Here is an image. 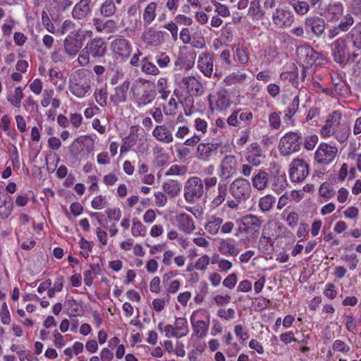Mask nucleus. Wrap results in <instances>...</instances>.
Here are the masks:
<instances>
[{
	"label": "nucleus",
	"instance_id": "obj_1",
	"mask_svg": "<svg viewBox=\"0 0 361 361\" xmlns=\"http://www.w3.org/2000/svg\"><path fill=\"white\" fill-rule=\"evenodd\" d=\"M93 75L87 69H78L72 73L68 80L70 93L78 99H84L92 92Z\"/></svg>",
	"mask_w": 361,
	"mask_h": 361
},
{
	"label": "nucleus",
	"instance_id": "obj_2",
	"mask_svg": "<svg viewBox=\"0 0 361 361\" xmlns=\"http://www.w3.org/2000/svg\"><path fill=\"white\" fill-rule=\"evenodd\" d=\"M130 92L134 102L138 108L151 104L157 96L154 85L142 78H139L133 82Z\"/></svg>",
	"mask_w": 361,
	"mask_h": 361
},
{
	"label": "nucleus",
	"instance_id": "obj_3",
	"mask_svg": "<svg viewBox=\"0 0 361 361\" xmlns=\"http://www.w3.org/2000/svg\"><path fill=\"white\" fill-rule=\"evenodd\" d=\"M352 47L350 42L345 35L336 39L330 45L334 61L342 67L353 63L358 54L351 50Z\"/></svg>",
	"mask_w": 361,
	"mask_h": 361
},
{
	"label": "nucleus",
	"instance_id": "obj_4",
	"mask_svg": "<svg viewBox=\"0 0 361 361\" xmlns=\"http://www.w3.org/2000/svg\"><path fill=\"white\" fill-rule=\"evenodd\" d=\"M148 149L149 145L146 135L144 133H138L137 128L132 127L130 134L123 140L120 153L123 154L129 150H133L137 154H144Z\"/></svg>",
	"mask_w": 361,
	"mask_h": 361
},
{
	"label": "nucleus",
	"instance_id": "obj_5",
	"mask_svg": "<svg viewBox=\"0 0 361 361\" xmlns=\"http://www.w3.org/2000/svg\"><path fill=\"white\" fill-rule=\"evenodd\" d=\"M296 54L300 62L305 67L320 66L327 62L326 55L317 52L308 44L298 47Z\"/></svg>",
	"mask_w": 361,
	"mask_h": 361
},
{
	"label": "nucleus",
	"instance_id": "obj_6",
	"mask_svg": "<svg viewBox=\"0 0 361 361\" xmlns=\"http://www.w3.org/2000/svg\"><path fill=\"white\" fill-rule=\"evenodd\" d=\"M193 335L198 338L206 336L209 329L210 314L203 308L193 311L190 317Z\"/></svg>",
	"mask_w": 361,
	"mask_h": 361
},
{
	"label": "nucleus",
	"instance_id": "obj_7",
	"mask_svg": "<svg viewBox=\"0 0 361 361\" xmlns=\"http://www.w3.org/2000/svg\"><path fill=\"white\" fill-rule=\"evenodd\" d=\"M157 328L167 338H180L185 336L189 332L188 321L183 317H176L173 324H164L160 322Z\"/></svg>",
	"mask_w": 361,
	"mask_h": 361
},
{
	"label": "nucleus",
	"instance_id": "obj_8",
	"mask_svg": "<svg viewBox=\"0 0 361 361\" xmlns=\"http://www.w3.org/2000/svg\"><path fill=\"white\" fill-rule=\"evenodd\" d=\"M262 223L259 217L252 214L245 215L236 221L238 232L252 238H256L258 235Z\"/></svg>",
	"mask_w": 361,
	"mask_h": 361
},
{
	"label": "nucleus",
	"instance_id": "obj_9",
	"mask_svg": "<svg viewBox=\"0 0 361 361\" xmlns=\"http://www.w3.org/2000/svg\"><path fill=\"white\" fill-rule=\"evenodd\" d=\"M302 143L301 133L288 132L282 136L279 144V149L284 155L290 154L300 149Z\"/></svg>",
	"mask_w": 361,
	"mask_h": 361
},
{
	"label": "nucleus",
	"instance_id": "obj_10",
	"mask_svg": "<svg viewBox=\"0 0 361 361\" xmlns=\"http://www.w3.org/2000/svg\"><path fill=\"white\" fill-rule=\"evenodd\" d=\"M309 165L302 158L294 159L289 166V176L293 183H302L309 174Z\"/></svg>",
	"mask_w": 361,
	"mask_h": 361
},
{
	"label": "nucleus",
	"instance_id": "obj_11",
	"mask_svg": "<svg viewBox=\"0 0 361 361\" xmlns=\"http://www.w3.org/2000/svg\"><path fill=\"white\" fill-rule=\"evenodd\" d=\"M251 185L250 182L243 178H238L230 184L229 192L235 200L245 201L251 195Z\"/></svg>",
	"mask_w": 361,
	"mask_h": 361
},
{
	"label": "nucleus",
	"instance_id": "obj_12",
	"mask_svg": "<svg viewBox=\"0 0 361 361\" xmlns=\"http://www.w3.org/2000/svg\"><path fill=\"white\" fill-rule=\"evenodd\" d=\"M204 186L202 180L197 176L190 178L185 183L184 197L187 202L192 203L202 196Z\"/></svg>",
	"mask_w": 361,
	"mask_h": 361
},
{
	"label": "nucleus",
	"instance_id": "obj_13",
	"mask_svg": "<svg viewBox=\"0 0 361 361\" xmlns=\"http://www.w3.org/2000/svg\"><path fill=\"white\" fill-rule=\"evenodd\" d=\"M84 41V36L80 30H73L63 40L65 52L71 59L74 58L82 48Z\"/></svg>",
	"mask_w": 361,
	"mask_h": 361
},
{
	"label": "nucleus",
	"instance_id": "obj_14",
	"mask_svg": "<svg viewBox=\"0 0 361 361\" xmlns=\"http://www.w3.org/2000/svg\"><path fill=\"white\" fill-rule=\"evenodd\" d=\"M231 104L230 94L226 89H221L216 94L209 96V106L213 111L225 112Z\"/></svg>",
	"mask_w": 361,
	"mask_h": 361
},
{
	"label": "nucleus",
	"instance_id": "obj_15",
	"mask_svg": "<svg viewBox=\"0 0 361 361\" xmlns=\"http://www.w3.org/2000/svg\"><path fill=\"white\" fill-rule=\"evenodd\" d=\"M338 148L329 144L322 142L317 147L315 154V161L323 165H329L336 158Z\"/></svg>",
	"mask_w": 361,
	"mask_h": 361
},
{
	"label": "nucleus",
	"instance_id": "obj_16",
	"mask_svg": "<svg viewBox=\"0 0 361 361\" xmlns=\"http://www.w3.org/2000/svg\"><path fill=\"white\" fill-rule=\"evenodd\" d=\"M111 50L116 60L123 61L130 55L132 46L128 40L119 37L111 42Z\"/></svg>",
	"mask_w": 361,
	"mask_h": 361
},
{
	"label": "nucleus",
	"instance_id": "obj_17",
	"mask_svg": "<svg viewBox=\"0 0 361 361\" xmlns=\"http://www.w3.org/2000/svg\"><path fill=\"white\" fill-rule=\"evenodd\" d=\"M238 162L234 156H226L221 161L218 175L221 179H229L237 173Z\"/></svg>",
	"mask_w": 361,
	"mask_h": 361
},
{
	"label": "nucleus",
	"instance_id": "obj_18",
	"mask_svg": "<svg viewBox=\"0 0 361 361\" xmlns=\"http://www.w3.org/2000/svg\"><path fill=\"white\" fill-rule=\"evenodd\" d=\"M274 24L279 28L289 27L294 21L293 13L287 9L277 8L271 16Z\"/></svg>",
	"mask_w": 361,
	"mask_h": 361
},
{
	"label": "nucleus",
	"instance_id": "obj_19",
	"mask_svg": "<svg viewBox=\"0 0 361 361\" xmlns=\"http://www.w3.org/2000/svg\"><path fill=\"white\" fill-rule=\"evenodd\" d=\"M342 115L338 111H334L329 115L325 125L320 130V135L322 138H328L332 136L341 124Z\"/></svg>",
	"mask_w": 361,
	"mask_h": 361
},
{
	"label": "nucleus",
	"instance_id": "obj_20",
	"mask_svg": "<svg viewBox=\"0 0 361 361\" xmlns=\"http://www.w3.org/2000/svg\"><path fill=\"white\" fill-rule=\"evenodd\" d=\"M181 85L190 96H200L204 93V87L202 82L194 76L183 78Z\"/></svg>",
	"mask_w": 361,
	"mask_h": 361
},
{
	"label": "nucleus",
	"instance_id": "obj_21",
	"mask_svg": "<svg viewBox=\"0 0 361 361\" xmlns=\"http://www.w3.org/2000/svg\"><path fill=\"white\" fill-rule=\"evenodd\" d=\"M264 157L265 155L258 143L253 142L247 147L245 158L252 166H259L263 162Z\"/></svg>",
	"mask_w": 361,
	"mask_h": 361
},
{
	"label": "nucleus",
	"instance_id": "obj_22",
	"mask_svg": "<svg viewBox=\"0 0 361 361\" xmlns=\"http://www.w3.org/2000/svg\"><path fill=\"white\" fill-rule=\"evenodd\" d=\"M152 135L158 142L169 145L173 142V128L162 124L154 127Z\"/></svg>",
	"mask_w": 361,
	"mask_h": 361
},
{
	"label": "nucleus",
	"instance_id": "obj_23",
	"mask_svg": "<svg viewBox=\"0 0 361 361\" xmlns=\"http://www.w3.org/2000/svg\"><path fill=\"white\" fill-rule=\"evenodd\" d=\"M197 68L202 74L211 78L214 72V56L209 52L201 54L197 60Z\"/></svg>",
	"mask_w": 361,
	"mask_h": 361
},
{
	"label": "nucleus",
	"instance_id": "obj_24",
	"mask_svg": "<svg viewBox=\"0 0 361 361\" xmlns=\"http://www.w3.org/2000/svg\"><path fill=\"white\" fill-rule=\"evenodd\" d=\"M175 221L178 228L185 233L190 234L195 230L193 219L186 213H178L175 216Z\"/></svg>",
	"mask_w": 361,
	"mask_h": 361
},
{
	"label": "nucleus",
	"instance_id": "obj_25",
	"mask_svg": "<svg viewBox=\"0 0 361 361\" xmlns=\"http://www.w3.org/2000/svg\"><path fill=\"white\" fill-rule=\"evenodd\" d=\"M130 85V80L126 79L121 84L116 86L114 88V92L110 96L111 102L116 105L126 102Z\"/></svg>",
	"mask_w": 361,
	"mask_h": 361
},
{
	"label": "nucleus",
	"instance_id": "obj_26",
	"mask_svg": "<svg viewBox=\"0 0 361 361\" xmlns=\"http://www.w3.org/2000/svg\"><path fill=\"white\" fill-rule=\"evenodd\" d=\"M64 307L66 309L67 314L69 317H80L85 312V305L81 300H76L73 297L67 296Z\"/></svg>",
	"mask_w": 361,
	"mask_h": 361
},
{
	"label": "nucleus",
	"instance_id": "obj_27",
	"mask_svg": "<svg viewBox=\"0 0 361 361\" xmlns=\"http://www.w3.org/2000/svg\"><path fill=\"white\" fill-rule=\"evenodd\" d=\"M306 29H310L316 37H320L325 30V20L318 16H309L304 21Z\"/></svg>",
	"mask_w": 361,
	"mask_h": 361
},
{
	"label": "nucleus",
	"instance_id": "obj_28",
	"mask_svg": "<svg viewBox=\"0 0 361 361\" xmlns=\"http://www.w3.org/2000/svg\"><path fill=\"white\" fill-rule=\"evenodd\" d=\"M86 48L92 58H100L104 56L106 47L101 38H95L88 42Z\"/></svg>",
	"mask_w": 361,
	"mask_h": 361
},
{
	"label": "nucleus",
	"instance_id": "obj_29",
	"mask_svg": "<svg viewBox=\"0 0 361 361\" xmlns=\"http://www.w3.org/2000/svg\"><path fill=\"white\" fill-rule=\"evenodd\" d=\"M164 35L162 31L149 28L142 33V38L147 44L157 47L164 41Z\"/></svg>",
	"mask_w": 361,
	"mask_h": 361
},
{
	"label": "nucleus",
	"instance_id": "obj_30",
	"mask_svg": "<svg viewBox=\"0 0 361 361\" xmlns=\"http://www.w3.org/2000/svg\"><path fill=\"white\" fill-rule=\"evenodd\" d=\"M91 0H80L73 8V18L78 20L85 18L91 12Z\"/></svg>",
	"mask_w": 361,
	"mask_h": 361
},
{
	"label": "nucleus",
	"instance_id": "obj_31",
	"mask_svg": "<svg viewBox=\"0 0 361 361\" xmlns=\"http://www.w3.org/2000/svg\"><path fill=\"white\" fill-rule=\"evenodd\" d=\"M288 186L286 176L284 172L278 170L271 180V189L276 193L281 194Z\"/></svg>",
	"mask_w": 361,
	"mask_h": 361
},
{
	"label": "nucleus",
	"instance_id": "obj_32",
	"mask_svg": "<svg viewBox=\"0 0 361 361\" xmlns=\"http://www.w3.org/2000/svg\"><path fill=\"white\" fill-rule=\"evenodd\" d=\"M247 74L243 71H233L225 76L223 79V83L226 86L241 85L247 80Z\"/></svg>",
	"mask_w": 361,
	"mask_h": 361
},
{
	"label": "nucleus",
	"instance_id": "obj_33",
	"mask_svg": "<svg viewBox=\"0 0 361 361\" xmlns=\"http://www.w3.org/2000/svg\"><path fill=\"white\" fill-rule=\"evenodd\" d=\"M345 36L355 50H361V23H357Z\"/></svg>",
	"mask_w": 361,
	"mask_h": 361
},
{
	"label": "nucleus",
	"instance_id": "obj_34",
	"mask_svg": "<svg viewBox=\"0 0 361 361\" xmlns=\"http://www.w3.org/2000/svg\"><path fill=\"white\" fill-rule=\"evenodd\" d=\"M219 146V143L216 142L200 143L197 148L199 157L203 160H208L212 156V152L217 149Z\"/></svg>",
	"mask_w": 361,
	"mask_h": 361
},
{
	"label": "nucleus",
	"instance_id": "obj_35",
	"mask_svg": "<svg viewBox=\"0 0 361 361\" xmlns=\"http://www.w3.org/2000/svg\"><path fill=\"white\" fill-rule=\"evenodd\" d=\"M343 13V4L340 2H334L328 6L325 17L329 20H336L342 16Z\"/></svg>",
	"mask_w": 361,
	"mask_h": 361
},
{
	"label": "nucleus",
	"instance_id": "obj_36",
	"mask_svg": "<svg viewBox=\"0 0 361 361\" xmlns=\"http://www.w3.org/2000/svg\"><path fill=\"white\" fill-rule=\"evenodd\" d=\"M222 223V218L211 216L204 224V229L210 235H216L220 231Z\"/></svg>",
	"mask_w": 361,
	"mask_h": 361
},
{
	"label": "nucleus",
	"instance_id": "obj_37",
	"mask_svg": "<svg viewBox=\"0 0 361 361\" xmlns=\"http://www.w3.org/2000/svg\"><path fill=\"white\" fill-rule=\"evenodd\" d=\"M268 183V174L264 170H259L252 178L253 187L258 190H263L267 188Z\"/></svg>",
	"mask_w": 361,
	"mask_h": 361
},
{
	"label": "nucleus",
	"instance_id": "obj_38",
	"mask_svg": "<svg viewBox=\"0 0 361 361\" xmlns=\"http://www.w3.org/2000/svg\"><path fill=\"white\" fill-rule=\"evenodd\" d=\"M217 195L214 197L211 202V207L216 209L220 206L225 200L227 196V185L222 180L218 184Z\"/></svg>",
	"mask_w": 361,
	"mask_h": 361
},
{
	"label": "nucleus",
	"instance_id": "obj_39",
	"mask_svg": "<svg viewBox=\"0 0 361 361\" xmlns=\"http://www.w3.org/2000/svg\"><path fill=\"white\" fill-rule=\"evenodd\" d=\"M219 250L222 255L226 256L235 257L239 253L235 245L230 240H222L220 242Z\"/></svg>",
	"mask_w": 361,
	"mask_h": 361
},
{
	"label": "nucleus",
	"instance_id": "obj_40",
	"mask_svg": "<svg viewBox=\"0 0 361 361\" xmlns=\"http://www.w3.org/2000/svg\"><path fill=\"white\" fill-rule=\"evenodd\" d=\"M157 4L156 2H150L144 9L142 18L145 26L149 25L154 20L157 16Z\"/></svg>",
	"mask_w": 361,
	"mask_h": 361
},
{
	"label": "nucleus",
	"instance_id": "obj_41",
	"mask_svg": "<svg viewBox=\"0 0 361 361\" xmlns=\"http://www.w3.org/2000/svg\"><path fill=\"white\" fill-rule=\"evenodd\" d=\"M181 188V184L175 180H168L162 185L164 191L171 197L177 196L180 193Z\"/></svg>",
	"mask_w": 361,
	"mask_h": 361
},
{
	"label": "nucleus",
	"instance_id": "obj_42",
	"mask_svg": "<svg viewBox=\"0 0 361 361\" xmlns=\"http://www.w3.org/2000/svg\"><path fill=\"white\" fill-rule=\"evenodd\" d=\"M23 92L21 87H17L13 92L8 93L7 100L13 107L20 108L21 106Z\"/></svg>",
	"mask_w": 361,
	"mask_h": 361
},
{
	"label": "nucleus",
	"instance_id": "obj_43",
	"mask_svg": "<svg viewBox=\"0 0 361 361\" xmlns=\"http://www.w3.org/2000/svg\"><path fill=\"white\" fill-rule=\"evenodd\" d=\"M211 263L212 264H216L219 270L225 273L228 272L233 267V263L231 261L220 257L218 254L213 255Z\"/></svg>",
	"mask_w": 361,
	"mask_h": 361
},
{
	"label": "nucleus",
	"instance_id": "obj_44",
	"mask_svg": "<svg viewBox=\"0 0 361 361\" xmlns=\"http://www.w3.org/2000/svg\"><path fill=\"white\" fill-rule=\"evenodd\" d=\"M147 233V227L137 219L132 221L131 234L133 237H145Z\"/></svg>",
	"mask_w": 361,
	"mask_h": 361
},
{
	"label": "nucleus",
	"instance_id": "obj_45",
	"mask_svg": "<svg viewBox=\"0 0 361 361\" xmlns=\"http://www.w3.org/2000/svg\"><path fill=\"white\" fill-rule=\"evenodd\" d=\"M156 88L162 99H166L169 97L171 91L169 90L168 80L166 78H159Z\"/></svg>",
	"mask_w": 361,
	"mask_h": 361
},
{
	"label": "nucleus",
	"instance_id": "obj_46",
	"mask_svg": "<svg viewBox=\"0 0 361 361\" xmlns=\"http://www.w3.org/2000/svg\"><path fill=\"white\" fill-rule=\"evenodd\" d=\"M350 133V131L348 127L340 124L338 128H337L334 132L333 136L337 140L338 142L340 143H343L348 139Z\"/></svg>",
	"mask_w": 361,
	"mask_h": 361
},
{
	"label": "nucleus",
	"instance_id": "obj_47",
	"mask_svg": "<svg viewBox=\"0 0 361 361\" xmlns=\"http://www.w3.org/2000/svg\"><path fill=\"white\" fill-rule=\"evenodd\" d=\"M116 8L113 0H106L100 7V13L105 17H111L116 12Z\"/></svg>",
	"mask_w": 361,
	"mask_h": 361
},
{
	"label": "nucleus",
	"instance_id": "obj_48",
	"mask_svg": "<svg viewBox=\"0 0 361 361\" xmlns=\"http://www.w3.org/2000/svg\"><path fill=\"white\" fill-rule=\"evenodd\" d=\"M107 90L105 87L97 89L94 92V97L96 102L102 107L107 105Z\"/></svg>",
	"mask_w": 361,
	"mask_h": 361
},
{
	"label": "nucleus",
	"instance_id": "obj_49",
	"mask_svg": "<svg viewBox=\"0 0 361 361\" xmlns=\"http://www.w3.org/2000/svg\"><path fill=\"white\" fill-rule=\"evenodd\" d=\"M275 201L276 198L274 196L271 195H265L259 199V207L263 212L269 211Z\"/></svg>",
	"mask_w": 361,
	"mask_h": 361
},
{
	"label": "nucleus",
	"instance_id": "obj_50",
	"mask_svg": "<svg viewBox=\"0 0 361 361\" xmlns=\"http://www.w3.org/2000/svg\"><path fill=\"white\" fill-rule=\"evenodd\" d=\"M142 71L145 74L152 75H157L160 73L159 68L146 59L142 61Z\"/></svg>",
	"mask_w": 361,
	"mask_h": 361
},
{
	"label": "nucleus",
	"instance_id": "obj_51",
	"mask_svg": "<svg viewBox=\"0 0 361 361\" xmlns=\"http://www.w3.org/2000/svg\"><path fill=\"white\" fill-rule=\"evenodd\" d=\"M212 4L215 8L214 12L216 13L218 16L226 18L231 15L228 7L225 4H223L216 0H212Z\"/></svg>",
	"mask_w": 361,
	"mask_h": 361
},
{
	"label": "nucleus",
	"instance_id": "obj_52",
	"mask_svg": "<svg viewBox=\"0 0 361 361\" xmlns=\"http://www.w3.org/2000/svg\"><path fill=\"white\" fill-rule=\"evenodd\" d=\"M170 298L168 295L164 298H155L152 302V307L156 312H160L164 310Z\"/></svg>",
	"mask_w": 361,
	"mask_h": 361
},
{
	"label": "nucleus",
	"instance_id": "obj_53",
	"mask_svg": "<svg viewBox=\"0 0 361 361\" xmlns=\"http://www.w3.org/2000/svg\"><path fill=\"white\" fill-rule=\"evenodd\" d=\"M293 8L298 15L304 16L310 10V5L305 1L298 0Z\"/></svg>",
	"mask_w": 361,
	"mask_h": 361
},
{
	"label": "nucleus",
	"instance_id": "obj_54",
	"mask_svg": "<svg viewBox=\"0 0 361 361\" xmlns=\"http://www.w3.org/2000/svg\"><path fill=\"white\" fill-rule=\"evenodd\" d=\"M16 21L11 17H8L1 26V32L4 36H10L13 28L16 26Z\"/></svg>",
	"mask_w": 361,
	"mask_h": 361
},
{
	"label": "nucleus",
	"instance_id": "obj_55",
	"mask_svg": "<svg viewBox=\"0 0 361 361\" xmlns=\"http://www.w3.org/2000/svg\"><path fill=\"white\" fill-rule=\"evenodd\" d=\"M155 61L160 68H166L169 66L171 59L165 52H159L155 56Z\"/></svg>",
	"mask_w": 361,
	"mask_h": 361
},
{
	"label": "nucleus",
	"instance_id": "obj_56",
	"mask_svg": "<svg viewBox=\"0 0 361 361\" xmlns=\"http://www.w3.org/2000/svg\"><path fill=\"white\" fill-rule=\"evenodd\" d=\"M319 194L321 197L329 200L334 195L333 187L328 183H324L321 185L319 189Z\"/></svg>",
	"mask_w": 361,
	"mask_h": 361
},
{
	"label": "nucleus",
	"instance_id": "obj_57",
	"mask_svg": "<svg viewBox=\"0 0 361 361\" xmlns=\"http://www.w3.org/2000/svg\"><path fill=\"white\" fill-rule=\"evenodd\" d=\"M210 263V258L207 255H202L195 262L194 267L196 270L205 271Z\"/></svg>",
	"mask_w": 361,
	"mask_h": 361
},
{
	"label": "nucleus",
	"instance_id": "obj_58",
	"mask_svg": "<svg viewBox=\"0 0 361 361\" xmlns=\"http://www.w3.org/2000/svg\"><path fill=\"white\" fill-rule=\"evenodd\" d=\"M235 56L238 61L241 65H246L249 61V54L246 49L242 47H237L235 51Z\"/></svg>",
	"mask_w": 361,
	"mask_h": 361
},
{
	"label": "nucleus",
	"instance_id": "obj_59",
	"mask_svg": "<svg viewBox=\"0 0 361 361\" xmlns=\"http://www.w3.org/2000/svg\"><path fill=\"white\" fill-rule=\"evenodd\" d=\"M300 104V99L299 96L296 95L292 100L291 104L288 106L285 117H288L290 118L298 110Z\"/></svg>",
	"mask_w": 361,
	"mask_h": 361
},
{
	"label": "nucleus",
	"instance_id": "obj_60",
	"mask_svg": "<svg viewBox=\"0 0 361 361\" xmlns=\"http://www.w3.org/2000/svg\"><path fill=\"white\" fill-rule=\"evenodd\" d=\"M249 14L253 18H260L264 16V12L261 10L259 2L252 1L248 10Z\"/></svg>",
	"mask_w": 361,
	"mask_h": 361
},
{
	"label": "nucleus",
	"instance_id": "obj_61",
	"mask_svg": "<svg viewBox=\"0 0 361 361\" xmlns=\"http://www.w3.org/2000/svg\"><path fill=\"white\" fill-rule=\"evenodd\" d=\"M216 314L219 317L226 321H231L235 317V311L233 308H221L218 310Z\"/></svg>",
	"mask_w": 361,
	"mask_h": 361
},
{
	"label": "nucleus",
	"instance_id": "obj_62",
	"mask_svg": "<svg viewBox=\"0 0 361 361\" xmlns=\"http://www.w3.org/2000/svg\"><path fill=\"white\" fill-rule=\"evenodd\" d=\"M106 204V196L99 195L94 197L92 202L91 206L94 209L99 210L103 209Z\"/></svg>",
	"mask_w": 361,
	"mask_h": 361
},
{
	"label": "nucleus",
	"instance_id": "obj_63",
	"mask_svg": "<svg viewBox=\"0 0 361 361\" xmlns=\"http://www.w3.org/2000/svg\"><path fill=\"white\" fill-rule=\"evenodd\" d=\"M332 349L334 351L340 352L342 353H348L350 351V346L344 341L337 339L334 341L332 344Z\"/></svg>",
	"mask_w": 361,
	"mask_h": 361
},
{
	"label": "nucleus",
	"instance_id": "obj_64",
	"mask_svg": "<svg viewBox=\"0 0 361 361\" xmlns=\"http://www.w3.org/2000/svg\"><path fill=\"white\" fill-rule=\"evenodd\" d=\"M194 127L197 132L200 133V135L202 136L207 133L208 128L207 122L204 119L197 118L194 121Z\"/></svg>",
	"mask_w": 361,
	"mask_h": 361
}]
</instances>
